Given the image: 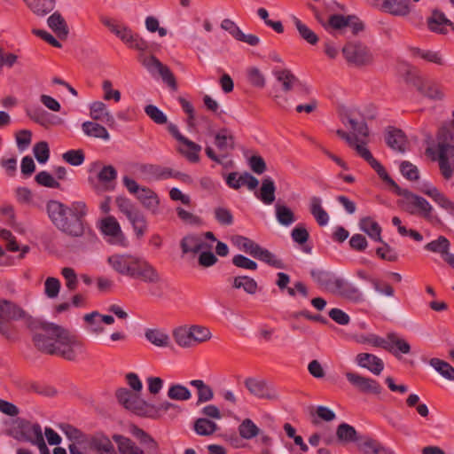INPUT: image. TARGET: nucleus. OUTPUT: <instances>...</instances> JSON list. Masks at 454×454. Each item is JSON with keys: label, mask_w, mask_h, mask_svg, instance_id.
Masks as SVG:
<instances>
[{"label": "nucleus", "mask_w": 454, "mask_h": 454, "mask_svg": "<svg viewBox=\"0 0 454 454\" xmlns=\"http://www.w3.org/2000/svg\"><path fill=\"white\" fill-rule=\"evenodd\" d=\"M45 210L51 223L65 235L80 239L77 247L89 250L98 242V238L85 221L88 207L83 201H74L69 206L51 200L46 202Z\"/></svg>", "instance_id": "obj_1"}, {"label": "nucleus", "mask_w": 454, "mask_h": 454, "mask_svg": "<svg viewBox=\"0 0 454 454\" xmlns=\"http://www.w3.org/2000/svg\"><path fill=\"white\" fill-rule=\"evenodd\" d=\"M42 333H35L33 337L35 346L42 352L49 355H56L64 359L73 361L83 353L84 348L82 340L71 333L67 329L53 324L42 323Z\"/></svg>", "instance_id": "obj_2"}, {"label": "nucleus", "mask_w": 454, "mask_h": 454, "mask_svg": "<svg viewBox=\"0 0 454 454\" xmlns=\"http://www.w3.org/2000/svg\"><path fill=\"white\" fill-rule=\"evenodd\" d=\"M114 35L119 37L129 48L140 51L138 61L149 72L153 77H161L164 82L176 89V82L170 69L163 65L155 56L146 55L145 51L148 49V43L137 34L132 32L126 26H120Z\"/></svg>", "instance_id": "obj_3"}, {"label": "nucleus", "mask_w": 454, "mask_h": 454, "mask_svg": "<svg viewBox=\"0 0 454 454\" xmlns=\"http://www.w3.org/2000/svg\"><path fill=\"white\" fill-rule=\"evenodd\" d=\"M400 72L403 73L405 81L411 83L421 95L434 100H442L444 98L441 87L421 77L413 67L403 64Z\"/></svg>", "instance_id": "obj_4"}, {"label": "nucleus", "mask_w": 454, "mask_h": 454, "mask_svg": "<svg viewBox=\"0 0 454 454\" xmlns=\"http://www.w3.org/2000/svg\"><path fill=\"white\" fill-rule=\"evenodd\" d=\"M23 320L30 324L32 317L18 304L4 299H0V333L9 337L10 328L7 322Z\"/></svg>", "instance_id": "obj_5"}, {"label": "nucleus", "mask_w": 454, "mask_h": 454, "mask_svg": "<svg viewBox=\"0 0 454 454\" xmlns=\"http://www.w3.org/2000/svg\"><path fill=\"white\" fill-rule=\"evenodd\" d=\"M342 53L348 63L356 67L366 66L372 61L370 50L359 42L348 43L342 48Z\"/></svg>", "instance_id": "obj_6"}, {"label": "nucleus", "mask_w": 454, "mask_h": 454, "mask_svg": "<svg viewBox=\"0 0 454 454\" xmlns=\"http://www.w3.org/2000/svg\"><path fill=\"white\" fill-rule=\"evenodd\" d=\"M116 397L121 404L137 415L150 414V411H153V408L149 406V403L127 388L118 389L116 391Z\"/></svg>", "instance_id": "obj_7"}, {"label": "nucleus", "mask_w": 454, "mask_h": 454, "mask_svg": "<svg viewBox=\"0 0 454 454\" xmlns=\"http://www.w3.org/2000/svg\"><path fill=\"white\" fill-rule=\"evenodd\" d=\"M244 385L249 393L258 398L276 401L278 399V392L270 382L258 378H247Z\"/></svg>", "instance_id": "obj_8"}, {"label": "nucleus", "mask_w": 454, "mask_h": 454, "mask_svg": "<svg viewBox=\"0 0 454 454\" xmlns=\"http://www.w3.org/2000/svg\"><path fill=\"white\" fill-rule=\"evenodd\" d=\"M129 278L147 284H157L160 281L158 270L146 260L138 256L132 267Z\"/></svg>", "instance_id": "obj_9"}, {"label": "nucleus", "mask_w": 454, "mask_h": 454, "mask_svg": "<svg viewBox=\"0 0 454 454\" xmlns=\"http://www.w3.org/2000/svg\"><path fill=\"white\" fill-rule=\"evenodd\" d=\"M406 198L408 200V206L406 210L410 214L416 213L411 208L412 207H415L418 208V213L430 223H441L440 218L433 213L434 208L426 199L413 193H408Z\"/></svg>", "instance_id": "obj_10"}, {"label": "nucleus", "mask_w": 454, "mask_h": 454, "mask_svg": "<svg viewBox=\"0 0 454 454\" xmlns=\"http://www.w3.org/2000/svg\"><path fill=\"white\" fill-rule=\"evenodd\" d=\"M328 27L339 32L350 29L353 34H357L364 29L362 21L357 17L351 15H332L328 20Z\"/></svg>", "instance_id": "obj_11"}, {"label": "nucleus", "mask_w": 454, "mask_h": 454, "mask_svg": "<svg viewBox=\"0 0 454 454\" xmlns=\"http://www.w3.org/2000/svg\"><path fill=\"white\" fill-rule=\"evenodd\" d=\"M137 257L129 254H115L107 258V262L115 272L129 277Z\"/></svg>", "instance_id": "obj_12"}, {"label": "nucleus", "mask_w": 454, "mask_h": 454, "mask_svg": "<svg viewBox=\"0 0 454 454\" xmlns=\"http://www.w3.org/2000/svg\"><path fill=\"white\" fill-rule=\"evenodd\" d=\"M428 29L439 35L448 34L449 27L453 26V22L440 10H433L427 19Z\"/></svg>", "instance_id": "obj_13"}, {"label": "nucleus", "mask_w": 454, "mask_h": 454, "mask_svg": "<svg viewBox=\"0 0 454 454\" xmlns=\"http://www.w3.org/2000/svg\"><path fill=\"white\" fill-rule=\"evenodd\" d=\"M346 377L348 380L361 392L366 394H380L381 391L380 384L372 379L363 377L355 372H347Z\"/></svg>", "instance_id": "obj_14"}, {"label": "nucleus", "mask_w": 454, "mask_h": 454, "mask_svg": "<svg viewBox=\"0 0 454 454\" xmlns=\"http://www.w3.org/2000/svg\"><path fill=\"white\" fill-rule=\"evenodd\" d=\"M341 121L345 126L349 125L350 129H352L351 136L353 137L354 140L356 143L366 146V137L369 135L367 124L364 121H357L349 115L342 116Z\"/></svg>", "instance_id": "obj_15"}, {"label": "nucleus", "mask_w": 454, "mask_h": 454, "mask_svg": "<svg viewBox=\"0 0 454 454\" xmlns=\"http://www.w3.org/2000/svg\"><path fill=\"white\" fill-rule=\"evenodd\" d=\"M380 9L394 16L404 17L410 14V0H382Z\"/></svg>", "instance_id": "obj_16"}, {"label": "nucleus", "mask_w": 454, "mask_h": 454, "mask_svg": "<svg viewBox=\"0 0 454 454\" xmlns=\"http://www.w3.org/2000/svg\"><path fill=\"white\" fill-rule=\"evenodd\" d=\"M168 130L177 141L188 147L190 152L187 153V158L189 160L197 162L199 160V153L201 151V146L184 137L179 132L177 126L173 123L168 124Z\"/></svg>", "instance_id": "obj_17"}, {"label": "nucleus", "mask_w": 454, "mask_h": 454, "mask_svg": "<svg viewBox=\"0 0 454 454\" xmlns=\"http://www.w3.org/2000/svg\"><path fill=\"white\" fill-rule=\"evenodd\" d=\"M138 169L145 178L148 180H165L172 177V169L160 165L141 164Z\"/></svg>", "instance_id": "obj_18"}, {"label": "nucleus", "mask_w": 454, "mask_h": 454, "mask_svg": "<svg viewBox=\"0 0 454 454\" xmlns=\"http://www.w3.org/2000/svg\"><path fill=\"white\" fill-rule=\"evenodd\" d=\"M422 192L429 196L439 207L454 215V202L433 185L425 186Z\"/></svg>", "instance_id": "obj_19"}, {"label": "nucleus", "mask_w": 454, "mask_h": 454, "mask_svg": "<svg viewBox=\"0 0 454 454\" xmlns=\"http://www.w3.org/2000/svg\"><path fill=\"white\" fill-rule=\"evenodd\" d=\"M142 206L153 215L159 214L160 199L156 192L148 187H143L142 191L136 197Z\"/></svg>", "instance_id": "obj_20"}, {"label": "nucleus", "mask_w": 454, "mask_h": 454, "mask_svg": "<svg viewBox=\"0 0 454 454\" xmlns=\"http://www.w3.org/2000/svg\"><path fill=\"white\" fill-rule=\"evenodd\" d=\"M356 362L361 367L368 369L375 375L380 374L384 369L383 361L372 354L361 353L356 356Z\"/></svg>", "instance_id": "obj_21"}, {"label": "nucleus", "mask_w": 454, "mask_h": 454, "mask_svg": "<svg viewBox=\"0 0 454 454\" xmlns=\"http://www.w3.org/2000/svg\"><path fill=\"white\" fill-rule=\"evenodd\" d=\"M357 149L358 154L371 165V167L378 173L380 178L391 185H396L395 183L387 175L384 167L373 158L367 147H357Z\"/></svg>", "instance_id": "obj_22"}, {"label": "nucleus", "mask_w": 454, "mask_h": 454, "mask_svg": "<svg viewBox=\"0 0 454 454\" xmlns=\"http://www.w3.org/2000/svg\"><path fill=\"white\" fill-rule=\"evenodd\" d=\"M90 115L93 120L105 122L108 125L114 123V116L108 111L106 105L101 101H96L90 105Z\"/></svg>", "instance_id": "obj_23"}, {"label": "nucleus", "mask_w": 454, "mask_h": 454, "mask_svg": "<svg viewBox=\"0 0 454 454\" xmlns=\"http://www.w3.org/2000/svg\"><path fill=\"white\" fill-rule=\"evenodd\" d=\"M47 24L60 40L67 39L69 33L68 27L59 12H55L52 13L48 18Z\"/></svg>", "instance_id": "obj_24"}, {"label": "nucleus", "mask_w": 454, "mask_h": 454, "mask_svg": "<svg viewBox=\"0 0 454 454\" xmlns=\"http://www.w3.org/2000/svg\"><path fill=\"white\" fill-rule=\"evenodd\" d=\"M26 113L32 121L43 127L57 124L59 121L41 107L28 108Z\"/></svg>", "instance_id": "obj_25"}, {"label": "nucleus", "mask_w": 454, "mask_h": 454, "mask_svg": "<svg viewBox=\"0 0 454 454\" xmlns=\"http://www.w3.org/2000/svg\"><path fill=\"white\" fill-rule=\"evenodd\" d=\"M22 440L38 446L44 442L42 427L39 424H27L21 428Z\"/></svg>", "instance_id": "obj_26"}, {"label": "nucleus", "mask_w": 454, "mask_h": 454, "mask_svg": "<svg viewBox=\"0 0 454 454\" xmlns=\"http://www.w3.org/2000/svg\"><path fill=\"white\" fill-rule=\"evenodd\" d=\"M387 145L395 151L404 153L406 151L407 140L403 132L397 129H389L386 136Z\"/></svg>", "instance_id": "obj_27"}, {"label": "nucleus", "mask_w": 454, "mask_h": 454, "mask_svg": "<svg viewBox=\"0 0 454 454\" xmlns=\"http://www.w3.org/2000/svg\"><path fill=\"white\" fill-rule=\"evenodd\" d=\"M130 434L137 438L147 452L155 453L158 450V443L145 431L138 427L132 425L129 429Z\"/></svg>", "instance_id": "obj_28"}, {"label": "nucleus", "mask_w": 454, "mask_h": 454, "mask_svg": "<svg viewBox=\"0 0 454 454\" xmlns=\"http://www.w3.org/2000/svg\"><path fill=\"white\" fill-rule=\"evenodd\" d=\"M99 229L101 232L114 239H119L123 236L121 225L113 215H108L100 221Z\"/></svg>", "instance_id": "obj_29"}, {"label": "nucleus", "mask_w": 454, "mask_h": 454, "mask_svg": "<svg viewBox=\"0 0 454 454\" xmlns=\"http://www.w3.org/2000/svg\"><path fill=\"white\" fill-rule=\"evenodd\" d=\"M145 339L156 347L165 348L170 344L168 334L158 328H148L145 332Z\"/></svg>", "instance_id": "obj_30"}, {"label": "nucleus", "mask_w": 454, "mask_h": 454, "mask_svg": "<svg viewBox=\"0 0 454 454\" xmlns=\"http://www.w3.org/2000/svg\"><path fill=\"white\" fill-rule=\"evenodd\" d=\"M359 228L365 232L372 240L383 242L381 239V227L371 217H364L359 221Z\"/></svg>", "instance_id": "obj_31"}, {"label": "nucleus", "mask_w": 454, "mask_h": 454, "mask_svg": "<svg viewBox=\"0 0 454 454\" xmlns=\"http://www.w3.org/2000/svg\"><path fill=\"white\" fill-rule=\"evenodd\" d=\"M113 440L116 442L121 454H145L132 440L121 434H114Z\"/></svg>", "instance_id": "obj_32"}, {"label": "nucleus", "mask_w": 454, "mask_h": 454, "mask_svg": "<svg viewBox=\"0 0 454 454\" xmlns=\"http://www.w3.org/2000/svg\"><path fill=\"white\" fill-rule=\"evenodd\" d=\"M234 289H243L248 294H254L257 292L256 281L248 276H238L229 278Z\"/></svg>", "instance_id": "obj_33"}, {"label": "nucleus", "mask_w": 454, "mask_h": 454, "mask_svg": "<svg viewBox=\"0 0 454 454\" xmlns=\"http://www.w3.org/2000/svg\"><path fill=\"white\" fill-rule=\"evenodd\" d=\"M126 217L131 223L137 237L138 239L142 238L147 230V223L144 214L138 208H136Z\"/></svg>", "instance_id": "obj_34"}, {"label": "nucleus", "mask_w": 454, "mask_h": 454, "mask_svg": "<svg viewBox=\"0 0 454 454\" xmlns=\"http://www.w3.org/2000/svg\"><path fill=\"white\" fill-rule=\"evenodd\" d=\"M82 129L88 137L99 138L105 141H108L110 139V135L107 129L97 122L84 121L82 124Z\"/></svg>", "instance_id": "obj_35"}, {"label": "nucleus", "mask_w": 454, "mask_h": 454, "mask_svg": "<svg viewBox=\"0 0 454 454\" xmlns=\"http://www.w3.org/2000/svg\"><path fill=\"white\" fill-rule=\"evenodd\" d=\"M27 6L37 16H45L55 7V0H23Z\"/></svg>", "instance_id": "obj_36"}, {"label": "nucleus", "mask_w": 454, "mask_h": 454, "mask_svg": "<svg viewBox=\"0 0 454 454\" xmlns=\"http://www.w3.org/2000/svg\"><path fill=\"white\" fill-rule=\"evenodd\" d=\"M276 186L274 181L267 176L262 179L260 194L257 196L265 205H270L275 201Z\"/></svg>", "instance_id": "obj_37"}, {"label": "nucleus", "mask_w": 454, "mask_h": 454, "mask_svg": "<svg viewBox=\"0 0 454 454\" xmlns=\"http://www.w3.org/2000/svg\"><path fill=\"white\" fill-rule=\"evenodd\" d=\"M190 385L197 389V405L211 401L214 398L213 388L201 380H192Z\"/></svg>", "instance_id": "obj_38"}, {"label": "nucleus", "mask_w": 454, "mask_h": 454, "mask_svg": "<svg viewBox=\"0 0 454 454\" xmlns=\"http://www.w3.org/2000/svg\"><path fill=\"white\" fill-rule=\"evenodd\" d=\"M275 215L278 222L283 226H290L296 221L293 210L279 201L275 204Z\"/></svg>", "instance_id": "obj_39"}, {"label": "nucleus", "mask_w": 454, "mask_h": 454, "mask_svg": "<svg viewBox=\"0 0 454 454\" xmlns=\"http://www.w3.org/2000/svg\"><path fill=\"white\" fill-rule=\"evenodd\" d=\"M92 449L99 452V454H116L114 447L110 439L105 435H95L90 441Z\"/></svg>", "instance_id": "obj_40"}, {"label": "nucleus", "mask_w": 454, "mask_h": 454, "mask_svg": "<svg viewBox=\"0 0 454 454\" xmlns=\"http://www.w3.org/2000/svg\"><path fill=\"white\" fill-rule=\"evenodd\" d=\"M450 241L443 236H439L438 239L427 243L425 249L433 253H438L442 255V259L446 261L447 254L450 253Z\"/></svg>", "instance_id": "obj_41"}, {"label": "nucleus", "mask_w": 454, "mask_h": 454, "mask_svg": "<svg viewBox=\"0 0 454 454\" xmlns=\"http://www.w3.org/2000/svg\"><path fill=\"white\" fill-rule=\"evenodd\" d=\"M429 364L444 379L454 381V367L448 362L439 359L432 358Z\"/></svg>", "instance_id": "obj_42"}, {"label": "nucleus", "mask_w": 454, "mask_h": 454, "mask_svg": "<svg viewBox=\"0 0 454 454\" xmlns=\"http://www.w3.org/2000/svg\"><path fill=\"white\" fill-rule=\"evenodd\" d=\"M254 257L277 269L285 268L282 260L278 259L275 256V254H273L270 251L262 247L261 246L258 247V249L256 250V253L254 254Z\"/></svg>", "instance_id": "obj_43"}, {"label": "nucleus", "mask_w": 454, "mask_h": 454, "mask_svg": "<svg viewBox=\"0 0 454 454\" xmlns=\"http://www.w3.org/2000/svg\"><path fill=\"white\" fill-rule=\"evenodd\" d=\"M273 74L281 83L282 90L285 92L290 91L297 82L296 77L287 69L275 70Z\"/></svg>", "instance_id": "obj_44"}, {"label": "nucleus", "mask_w": 454, "mask_h": 454, "mask_svg": "<svg viewBox=\"0 0 454 454\" xmlns=\"http://www.w3.org/2000/svg\"><path fill=\"white\" fill-rule=\"evenodd\" d=\"M173 337L176 344L182 348H191L194 346L190 327H177L173 331Z\"/></svg>", "instance_id": "obj_45"}, {"label": "nucleus", "mask_w": 454, "mask_h": 454, "mask_svg": "<svg viewBox=\"0 0 454 454\" xmlns=\"http://www.w3.org/2000/svg\"><path fill=\"white\" fill-rule=\"evenodd\" d=\"M215 138V145L220 151L228 152L235 147L234 137L227 129L220 130Z\"/></svg>", "instance_id": "obj_46"}, {"label": "nucleus", "mask_w": 454, "mask_h": 454, "mask_svg": "<svg viewBox=\"0 0 454 454\" xmlns=\"http://www.w3.org/2000/svg\"><path fill=\"white\" fill-rule=\"evenodd\" d=\"M218 429L216 423L206 419L200 418L194 422V431L199 435L208 436L213 434Z\"/></svg>", "instance_id": "obj_47"}, {"label": "nucleus", "mask_w": 454, "mask_h": 454, "mask_svg": "<svg viewBox=\"0 0 454 454\" xmlns=\"http://www.w3.org/2000/svg\"><path fill=\"white\" fill-rule=\"evenodd\" d=\"M411 54L413 57L423 59L428 62L442 66L444 65V59L438 51L421 50L419 48L411 49Z\"/></svg>", "instance_id": "obj_48"}, {"label": "nucleus", "mask_w": 454, "mask_h": 454, "mask_svg": "<svg viewBox=\"0 0 454 454\" xmlns=\"http://www.w3.org/2000/svg\"><path fill=\"white\" fill-rule=\"evenodd\" d=\"M180 246L184 254L198 253L204 247V243L199 237L189 235L183 238Z\"/></svg>", "instance_id": "obj_49"}, {"label": "nucleus", "mask_w": 454, "mask_h": 454, "mask_svg": "<svg viewBox=\"0 0 454 454\" xmlns=\"http://www.w3.org/2000/svg\"><path fill=\"white\" fill-rule=\"evenodd\" d=\"M168 397L176 401H187L191 399V391L184 385L173 384L168 390Z\"/></svg>", "instance_id": "obj_50"}, {"label": "nucleus", "mask_w": 454, "mask_h": 454, "mask_svg": "<svg viewBox=\"0 0 454 454\" xmlns=\"http://www.w3.org/2000/svg\"><path fill=\"white\" fill-rule=\"evenodd\" d=\"M314 278H316V281L323 290L331 292L338 277L325 270H318L314 272Z\"/></svg>", "instance_id": "obj_51"}, {"label": "nucleus", "mask_w": 454, "mask_h": 454, "mask_svg": "<svg viewBox=\"0 0 454 454\" xmlns=\"http://www.w3.org/2000/svg\"><path fill=\"white\" fill-rule=\"evenodd\" d=\"M83 320L88 325V330L93 333H101L104 331L102 321L100 320V313L98 311H92L91 313L85 314Z\"/></svg>", "instance_id": "obj_52"}, {"label": "nucleus", "mask_w": 454, "mask_h": 454, "mask_svg": "<svg viewBox=\"0 0 454 454\" xmlns=\"http://www.w3.org/2000/svg\"><path fill=\"white\" fill-rule=\"evenodd\" d=\"M247 78L248 82L256 88L262 89L266 84L264 74L255 67H250L247 69Z\"/></svg>", "instance_id": "obj_53"}, {"label": "nucleus", "mask_w": 454, "mask_h": 454, "mask_svg": "<svg viewBox=\"0 0 454 454\" xmlns=\"http://www.w3.org/2000/svg\"><path fill=\"white\" fill-rule=\"evenodd\" d=\"M239 433L242 438L249 440L258 435L260 429L250 419H246L239 425Z\"/></svg>", "instance_id": "obj_54"}, {"label": "nucleus", "mask_w": 454, "mask_h": 454, "mask_svg": "<svg viewBox=\"0 0 454 454\" xmlns=\"http://www.w3.org/2000/svg\"><path fill=\"white\" fill-rule=\"evenodd\" d=\"M336 434L338 439L342 442H348L357 441L356 429L346 423H342L338 427Z\"/></svg>", "instance_id": "obj_55"}, {"label": "nucleus", "mask_w": 454, "mask_h": 454, "mask_svg": "<svg viewBox=\"0 0 454 454\" xmlns=\"http://www.w3.org/2000/svg\"><path fill=\"white\" fill-rule=\"evenodd\" d=\"M388 340H390V345L392 350H395L397 353V356H395L397 358H399V353L402 354H408L411 351V346L410 344L402 338H399L395 333L388 334Z\"/></svg>", "instance_id": "obj_56"}, {"label": "nucleus", "mask_w": 454, "mask_h": 454, "mask_svg": "<svg viewBox=\"0 0 454 454\" xmlns=\"http://www.w3.org/2000/svg\"><path fill=\"white\" fill-rule=\"evenodd\" d=\"M234 243L240 249H242L247 254H249L253 257L259 247L257 243L244 236L235 237Z\"/></svg>", "instance_id": "obj_57"}, {"label": "nucleus", "mask_w": 454, "mask_h": 454, "mask_svg": "<svg viewBox=\"0 0 454 454\" xmlns=\"http://www.w3.org/2000/svg\"><path fill=\"white\" fill-rule=\"evenodd\" d=\"M193 345L204 342L211 338V333L208 328L201 325H192L190 327Z\"/></svg>", "instance_id": "obj_58"}, {"label": "nucleus", "mask_w": 454, "mask_h": 454, "mask_svg": "<svg viewBox=\"0 0 454 454\" xmlns=\"http://www.w3.org/2000/svg\"><path fill=\"white\" fill-rule=\"evenodd\" d=\"M33 153L39 163H46L50 158L48 143L45 141L36 143L33 147Z\"/></svg>", "instance_id": "obj_59"}, {"label": "nucleus", "mask_w": 454, "mask_h": 454, "mask_svg": "<svg viewBox=\"0 0 454 454\" xmlns=\"http://www.w3.org/2000/svg\"><path fill=\"white\" fill-rule=\"evenodd\" d=\"M382 445L377 441L364 437L358 443L359 450L364 454H377Z\"/></svg>", "instance_id": "obj_60"}, {"label": "nucleus", "mask_w": 454, "mask_h": 454, "mask_svg": "<svg viewBox=\"0 0 454 454\" xmlns=\"http://www.w3.org/2000/svg\"><path fill=\"white\" fill-rule=\"evenodd\" d=\"M63 160L72 166H80L84 162L85 155L82 150H69L63 153Z\"/></svg>", "instance_id": "obj_61"}, {"label": "nucleus", "mask_w": 454, "mask_h": 454, "mask_svg": "<svg viewBox=\"0 0 454 454\" xmlns=\"http://www.w3.org/2000/svg\"><path fill=\"white\" fill-rule=\"evenodd\" d=\"M215 218L218 223L229 226L233 223V215L230 209L223 207H215L214 210Z\"/></svg>", "instance_id": "obj_62"}, {"label": "nucleus", "mask_w": 454, "mask_h": 454, "mask_svg": "<svg viewBox=\"0 0 454 454\" xmlns=\"http://www.w3.org/2000/svg\"><path fill=\"white\" fill-rule=\"evenodd\" d=\"M145 113L157 124H165L168 121L166 114L154 105H147Z\"/></svg>", "instance_id": "obj_63"}, {"label": "nucleus", "mask_w": 454, "mask_h": 454, "mask_svg": "<svg viewBox=\"0 0 454 454\" xmlns=\"http://www.w3.org/2000/svg\"><path fill=\"white\" fill-rule=\"evenodd\" d=\"M35 182L44 187L59 188L60 184L47 171H40L35 177Z\"/></svg>", "instance_id": "obj_64"}]
</instances>
